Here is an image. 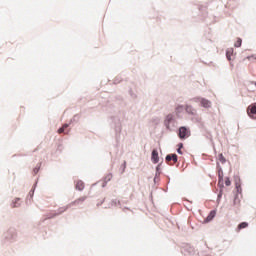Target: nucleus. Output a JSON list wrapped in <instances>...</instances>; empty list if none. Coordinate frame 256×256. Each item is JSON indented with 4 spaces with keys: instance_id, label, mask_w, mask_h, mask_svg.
<instances>
[{
    "instance_id": "obj_1",
    "label": "nucleus",
    "mask_w": 256,
    "mask_h": 256,
    "mask_svg": "<svg viewBox=\"0 0 256 256\" xmlns=\"http://www.w3.org/2000/svg\"><path fill=\"white\" fill-rule=\"evenodd\" d=\"M178 137H180V139H187L188 137H191V130L185 126L180 127Z\"/></svg>"
},
{
    "instance_id": "obj_2",
    "label": "nucleus",
    "mask_w": 256,
    "mask_h": 256,
    "mask_svg": "<svg viewBox=\"0 0 256 256\" xmlns=\"http://www.w3.org/2000/svg\"><path fill=\"white\" fill-rule=\"evenodd\" d=\"M247 113L252 119H256V104H251L247 108Z\"/></svg>"
},
{
    "instance_id": "obj_3",
    "label": "nucleus",
    "mask_w": 256,
    "mask_h": 256,
    "mask_svg": "<svg viewBox=\"0 0 256 256\" xmlns=\"http://www.w3.org/2000/svg\"><path fill=\"white\" fill-rule=\"evenodd\" d=\"M196 101H199L202 107L205 109H209L211 107V101L205 99V98H196Z\"/></svg>"
},
{
    "instance_id": "obj_4",
    "label": "nucleus",
    "mask_w": 256,
    "mask_h": 256,
    "mask_svg": "<svg viewBox=\"0 0 256 256\" xmlns=\"http://www.w3.org/2000/svg\"><path fill=\"white\" fill-rule=\"evenodd\" d=\"M85 199H87V197H85V196L80 197L79 199H77V200L73 201L72 203H70L68 205V207H73V205H81L85 201Z\"/></svg>"
},
{
    "instance_id": "obj_5",
    "label": "nucleus",
    "mask_w": 256,
    "mask_h": 256,
    "mask_svg": "<svg viewBox=\"0 0 256 256\" xmlns=\"http://www.w3.org/2000/svg\"><path fill=\"white\" fill-rule=\"evenodd\" d=\"M151 159L153 163L155 164L159 163V152H157V150L152 151Z\"/></svg>"
},
{
    "instance_id": "obj_6",
    "label": "nucleus",
    "mask_w": 256,
    "mask_h": 256,
    "mask_svg": "<svg viewBox=\"0 0 256 256\" xmlns=\"http://www.w3.org/2000/svg\"><path fill=\"white\" fill-rule=\"evenodd\" d=\"M247 227H249V223L242 222L238 225V227L236 228V231H237V233H239V231H241V229H247Z\"/></svg>"
},
{
    "instance_id": "obj_7",
    "label": "nucleus",
    "mask_w": 256,
    "mask_h": 256,
    "mask_svg": "<svg viewBox=\"0 0 256 256\" xmlns=\"http://www.w3.org/2000/svg\"><path fill=\"white\" fill-rule=\"evenodd\" d=\"M166 161H173L174 163H177V154H169L166 156Z\"/></svg>"
},
{
    "instance_id": "obj_8",
    "label": "nucleus",
    "mask_w": 256,
    "mask_h": 256,
    "mask_svg": "<svg viewBox=\"0 0 256 256\" xmlns=\"http://www.w3.org/2000/svg\"><path fill=\"white\" fill-rule=\"evenodd\" d=\"M76 189H78V191H83V189H85V183H83L81 180H78L76 182Z\"/></svg>"
},
{
    "instance_id": "obj_9",
    "label": "nucleus",
    "mask_w": 256,
    "mask_h": 256,
    "mask_svg": "<svg viewBox=\"0 0 256 256\" xmlns=\"http://www.w3.org/2000/svg\"><path fill=\"white\" fill-rule=\"evenodd\" d=\"M185 111H186V113H188L189 115H195V109H193V106L186 105V106H185Z\"/></svg>"
},
{
    "instance_id": "obj_10",
    "label": "nucleus",
    "mask_w": 256,
    "mask_h": 256,
    "mask_svg": "<svg viewBox=\"0 0 256 256\" xmlns=\"http://www.w3.org/2000/svg\"><path fill=\"white\" fill-rule=\"evenodd\" d=\"M233 53H234L233 48H229V49L226 51V57H227L228 61H231V59H232V57H233Z\"/></svg>"
},
{
    "instance_id": "obj_11",
    "label": "nucleus",
    "mask_w": 256,
    "mask_h": 256,
    "mask_svg": "<svg viewBox=\"0 0 256 256\" xmlns=\"http://www.w3.org/2000/svg\"><path fill=\"white\" fill-rule=\"evenodd\" d=\"M111 179H113V174L109 173L104 177V183L107 184L109 183V181H111Z\"/></svg>"
},
{
    "instance_id": "obj_12",
    "label": "nucleus",
    "mask_w": 256,
    "mask_h": 256,
    "mask_svg": "<svg viewBox=\"0 0 256 256\" xmlns=\"http://www.w3.org/2000/svg\"><path fill=\"white\" fill-rule=\"evenodd\" d=\"M69 127V124H64L59 130L58 133L61 135V133H65V130Z\"/></svg>"
},
{
    "instance_id": "obj_13",
    "label": "nucleus",
    "mask_w": 256,
    "mask_h": 256,
    "mask_svg": "<svg viewBox=\"0 0 256 256\" xmlns=\"http://www.w3.org/2000/svg\"><path fill=\"white\" fill-rule=\"evenodd\" d=\"M218 179V186L223 187V174L220 173Z\"/></svg>"
},
{
    "instance_id": "obj_14",
    "label": "nucleus",
    "mask_w": 256,
    "mask_h": 256,
    "mask_svg": "<svg viewBox=\"0 0 256 256\" xmlns=\"http://www.w3.org/2000/svg\"><path fill=\"white\" fill-rule=\"evenodd\" d=\"M242 43H243V40H241V38H238L234 43V47H241Z\"/></svg>"
},
{
    "instance_id": "obj_15",
    "label": "nucleus",
    "mask_w": 256,
    "mask_h": 256,
    "mask_svg": "<svg viewBox=\"0 0 256 256\" xmlns=\"http://www.w3.org/2000/svg\"><path fill=\"white\" fill-rule=\"evenodd\" d=\"M183 109H184V107L182 105H178L176 107V113H183Z\"/></svg>"
},
{
    "instance_id": "obj_16",
    "label": "nucleus",
    "mask_w": 256,
    "mask_h": 256,
    "mask_svg": "<svg viewBox=\"0 0 256 256\" xmlns=\"http://www.w3.org/2000/svg\"><path fill=\"white\" fill-rule=\"evenodd\" d=\"M248 61H256V55L248 56Z\"/></svg>"
},
{
    "instance_id": "obj_17",
    "label": "nucleus",
    "mask_w": 256,
    "mask_h": 256,
    "mask_svg": "<svg viewBox=\"0 0 256 256\" xmlns=\"http://www.w3.org/2000/svg\"><path fill=\"white\" fill-rule=\"evenodd\" d=\"M225 185L229 187L231 185V180L229 178H225Z\"/></svg>"
},
{
    "instance_id": "obj_18",
    "label": "nucleus",
    "mask_w": 256,
    "mask_h": 256,
    "mask_svg": "<svg viewBox=\"0 0 256 256\" xmlns=\"http://www.w3.org/2000/svg\"><path fill=\"white\" fill-rule=\"evenodd\" d=\"M168 123H171V121H173V115L169 114L167 117H166Z\"/></svg>"
},
{
    "instance_id": "obj_19",
    "label": "nucleus",
    "mask_w": 256,
    "mask_h": 256,
    "mask_svg": "<svg viewBox=\"0 0 256 256\" xmlns=\"http://www.w3.org/2000/svg\"><path fill=\"white\" fill-rule=\"evenodd\" d=\"M212 217H215V212L214 211L210 212V215L208 216V219L211 220Z\"/></svg>"
},
{
    "instance_id": "obj_20",
    "label": "nucleus",
    "mask_w": 256,
    "mask_h": 256,
    "mask_svg": "<svg viewBox=\"0 0 256 256\" xmlns=\"http://www.w3.org/2000/svg\"><path fill=\"white\" fill-rule=\"evenodd\" d=\"M183 147V144H180V148H178L177 152L180 154V155H183V152L181 151V148Z\"/></svg>"
},
{
    "instance_id": "obj_21",
    "label": "nucleus",
    "mask_w": 256,
    "mask_h": 256,
    "mask_svg": "<svg viewBox=\"0 0 256 256\" xmlns=\"http://www.w3.org/2000/svg\"><path fill=\"white\" fill-rule=\"evenodd\" d=\"M34 173H35V175H37V173H39V169L35 168Z\"/></svg>"
}]
</instances>
